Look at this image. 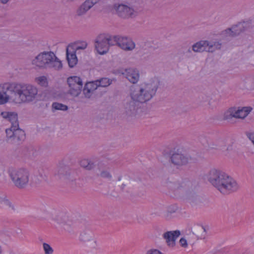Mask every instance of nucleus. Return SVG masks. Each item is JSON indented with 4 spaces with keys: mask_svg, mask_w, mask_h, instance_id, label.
Listing matches in <instances>:
<instances>
[{
    "mask_svg": "<svg viewBox=\"0 0 254 254\" xmlns=\"http://www.w3.org/2000/svg\"><path fill=\"white\" fill-rule=\"evenodd\" d=\"M91 7L85 1L78 8L77 14L78 16H82L85 14Z\"/></svg>",
    "mask_w": 254,
    "mask_h": 254,
    "instance_id": "cd10ccee",
    "label": "nucleus"
},
{
    "mask_svg": "<svg viewBox=\"0 0 254 254\" xmlns=\"http://www.w3.org/2000/svg\"><path fill=\"white\" fill-rule=\"evenodd\" d=\"M113 36L106 34H100L95 40V48L97 52L100 55L107 53L110 46L114 45Z\"/></svg>",
    "mask_w": 254,
    "mask_h": 254,
    "instance_id": "423d86ee",
    "label": "nucleus"
},
{
    "mask_svg": "<svg viewBox=\"0 0 254 254\" xmlns=\"http://www.w3.org/2000/svg\"><path fill=\"white\" fill-rule=\"evenodd\" d=\"M97 89V85L93 81L87 82L83 89V93L86 98H90L93 92Z\"/></svg>",
    "mask_w": 254,
    "mask_h": 254,
    "instance_id": "6ab92c4d",
    "label": "nucleus"
},
{
    "mask_svg": "<svg viewBox=\"0 0 254 254\" xmlns=\"http://www.w3.org/2000/svg\"><path fill=\"white\" fill-rule=\"evenodd\" d=\"M194 231V234L199 239H204L206 236V229L203 226H196Z\"/></svg>",
    "mask_w": 254,
    "mask_h": 254,
    "instance_id": "a878e982",
    "label": "nucleus"
},
{
    "mask_svg": "<svg viewBox=\"0 0 254 254\" xmlns=\"http://www.w3.org/2000/svg\"><path fill=\"white\" fill-rule=\"evenodd\" d=\"M146 254H163L157 249H152L148 250L146 252Z\"/></svg>",
    "mask_w": 254,
    "mask_h": 254,
    "instance_id": "58836bf2",
    "label": "nucleus"
},
{
    "mask_svg": "<svg viewBox=\"0 0 254 254\" xmlns=\"http://www.w3.org/2000/svg\"><path fill=\"white\" fill-rule=\"evenodd\" d=\"M199 102L204 104L207 103L210 107H214L217 104L216 99H213L212 96L207 94H202L198 97Z\"/></svg>",
    "mask_w": 254,
    "mask_h": 254,
    "instance_id": "a211bd4d",
    "label": "nucleus"
},
{
    "mask_svg": "<svg viewBox=\"0 0 254 254\" xmlns=\"http://www.w3.org/2000/svg\"><path fill=\"white\" fill-rule=\"evenodd\" d=\"M7 141L11 144H18L25 139V134L23 130L17 127H10L5 130Z\"/></svg>",
    "mask_w": 254,
    "mask_h": 254,
    "instance_id": "6e6552de",
    "label": "nucleus"
},
{
    "mask_svg": "<svg viewBox=\"0 0 254 254\" xmlns=\"http://www.w3.org/2000/svg\"><path fill=\"white\" fill-rule=\"evenodd\" d=\"M206 40H201L194 44L192 50L194 52H202L206 51Z\"/></svg>",
    "mask_w": 254,
    "mask_h": 254,
    "instance_id": "b1692460",
    "label": "nucleus"
},
{
    "mask_svg": "<svg viewBox=\"0 0 254 254\" xmlns=\"http://www.w3.org/2000/svg\"><path fill=\"white\" fill-rule=\"evenodd\" d=\"M1 248L0 247V254L1 253Z\"/></svg>",
    "mask_w": 254,
    "mask_h": 254,
    "instance_id": "49530a36",
    "label": "nucleus"
},
{
    "mask_svg": "<svg viewBox=\"0 0 254 254\" xmlns=\"http://www.w3.org/2000/svg\"><path fill=\"white\" fill-rule=\"evenodd\" d=\"M122 74L127 80L132 84L137 83L139 80L140 73L138 69L135 68H128L126 69Z\"/></svg>",
    "mask_w": 254,
    "mask_h": 254,
    "instance_id": "4468645a",
    "label": "nucleus"
},
{
    "mask_svg": "<svg viewBox=\"0 0 254 254\" xmlns=\"http://www.w3.org/2000/svg\"><path fill=\"white\" fill-rule=\"evenodd\" d=\"M178 243L180 246L183 248H187L188 247L187 240L184 237L181 238Z\"/></svg>",
    "mask_w": 254,
    "mask_h": 254,
    "instance_id": "e433bc0d",
    "label": "nucleus"
},
{
    "mask_svg": "<svg viewBox=\"0 0 254 254\" xmlns=\"http://www.w3.org/2000/svg\"><path fill=\"white\" fill-rule=\"evenodd\" d=\"M97 85V88L99 87H106L112 84V80L108 78H102L100 80L93 81Z\"/></svg>",
    "mask_w": 254,
    "mask_h": 254,
    "instance_id": "bb28decb",
    "label": "nucleus"
},
{
    "mask_svg": "<svg viewBox=\"0 0 254 254\" xmlns=\"http://www.w3.org/2000/svg\"><path fill=\"white\" fill-rule=\"evenodd\" d=\"M162 237L168 247L173 248L175 246V231L165 232L163 234Z\"/></svg>",
    "mask_w": 254,
    "mask_h": 254,
    "instance_id": "aec40b11",
    "label": "nucleus"
},
{
    "mask_svg": "<svg viewBox=\"0 0 254 254\" xmlns=\"http://www.w3.org/2000/svg\"><path fill=\"white\" fill-rule=\"evenodd\" d=\"M52 108L55 110H61V111H66L68 109L67 106L64 105L63 104L59 103H57V102H55V103H53Z\"/></svg>",
    "mask_w": 254,
    "mask_h": 254,
    "instance_id": "473e14b6",
    "label": "nucleus"
},
{
    "mask_svg": "<svg viewBox=\"0 0 254 254\" xmlns=\"http://www.w3.org/2000/svg\"><path fill=\"white\" fill-rule=\"evenodd\" d=\"M113 10L120 17L124 19L133 18L137 15L136 10L129 5L123 3H116L113 6Z\"/></svg>",
    "mask_w": 254,
    "mask_h": 254,
    "instance_id": "0eeeda50",
    "label": "nucleus"
},
{
    "mask_svg": "<svg viewBox=\"0 0 254 254\" xmlns=\"http://www.w3.org/2000/svg\"><path fill=\"white\" fill-rule=\"evenodd\" d=\"M9 0H1L2 3H6V2H8Z\"/></svg>",
    "mask_w": 254,
    "mask_h": 254,
    "instance_id": "c03bdc74",
    "label": "nucleus"
},
{
    "mask_svg": "<svg viewBox=\"0 0 254 254\" xmlns=\"http://www.w3.org/2000/svg\"><path fill=\"white\" fill-rule=\"evenodd\" d=\"M0 116L8 121L11 123V127L18 126L17 114L13 112L4 111L0 113Z\"/></svg>",
    "mask_w": 254,
    "mask_h": 254,
    "instance_id": "dca6fc26",
    "label": "nucleus"
},
{
    "mask_svg": "<svg viewBox=\"0 0 254 254\" xmlns=\"http://www.w3.org/2000/svg\"><path fill=\"white\" fill-rule=\"evenodd\" d=\"M79 240L84 243L92 242V247H95L96 246V242L94 240L93 234L88 229H84L81 231L79 236Z\"/></svg>",
    "mask_w": 254,
    "mask_h": 254,
    "instance_id": "2eb2a0df",
    "label": "nucleus"
},
{
    "mask_svg": "<svg viewBox=\"0 0 254 254\" xmlns=\"http://www.w3.org/2000/svg\"><path fill=\"white\" fill-rule=\"evenodd\" d=\"M176 168H180L187 165L191 160L187 149L183 146L177 144L176 146Z\"/></svg>",
    "mask_w": 254,
    "mask_h": 254,
    "instance_id": "1a4fd4ad",
    "label": "nucleus"
},
{
    "mask_svg": "<svg viewBox=\"0 0 254 254\" xmlns=\"http://www.w3.org/2000/svg\"><path fill=\"white\" fill-rule=\"evenodd\" d=\"M39 99L38 88L34 84L15 81L0 84V104L7 102L22 104Z\"/></svg>",
    "mask_w": 254,
    "mask_h": 254,
    "instance_id": "f257e3e1",
    "label": "nucleus"
},
{
    "mask_svg": "<svg viewBox=\"0 0 254 254\" xmlns=\"http://www.w3.org/2000/svg\"><path fill=\"white\" fill-rule=\"evenodd\" d=\"M159 85L157 78L154 77L130 88L131 100L125 104V112L128 116H135L139 110V103L150 101L156 94Z\"/></svg>",
    "mask_w": 254,
    "mask_h": 254,
    "instance_id": "f03ea898",
    "label": "nucleus"
},
{
    "mask_svg": "<svg viewBox=\"0 0 254 254\" xmlns=\"http://www.w3.org/2000/svg\"><path fill=\"white\" fill-rule=\"evenodd\" d=\"M34 81L39 85L47 87L48 84L47 78L45 76H40L35 78Z\"/></svg>",
    "mask_w": 254,
    "mask_h": 254,
    "instance_id": "7c9ffc66",
    "label": "nucleus"
},
{
    "mask_svg": "<svg viewBox=\"0 0 254 254\" xmlns=\"http://www.w3.org/2000/svg\"><path fill=\"white\" fill-rule=\"evenodd\" d=\"M175 154L173 150L169 151V152L166 151L165 156L167 159L168 160V163L166 164L168 167H173L175 166L174 161V155Z\"/></svg>",
    "mask_w": 254,
    "mask_h": 254,
    "instance_id": "c85d7f7f",
    "label": "nucleus"
},
{
    "mask_svg": "<svg viewBox=\"0 0 254 254\" xmlns=\"http://www.w3.org/2000/svg\"><path fill=\"white\" fill-rule=\"evenodd\" d=\"M206 51L208 52L212 53L221 48V43L216 40H206Z\"/></svg>",
    "mask_w": 254,
    "mask_h": 254,
    "instance_id": "412c9836",
    "label": "nucleus"
},
{
    "mask_svg": "<svg viewBox=\"0 0 254 254\" xmlns=\"http://www.w3.org/2000/svg\"><path fill=\"white\" fill-rule=\"evenodd\" d=\"M0 204L4 207L14 209V205L4 194L0 195Z\"/></svg>",
    "mask_w": 254,
    "mask_h": 254,
    "instance_id": "5701e85b",
    "label": "nucleus"
},
{
    "mask_svg": "<svg viewBox=\"0 0 254 254\" xmlns=\"http://www.w3.org/2000/svg\"><path fill=\"white\" fill-rule=\"evenodd\" d=\"M222 36L226 38L234 37V34H233L232 33L231 28H228L225 30L222 31Z\"/></svg>",
    "mask_w": 254,
    "mask_h": 254,
    "instance_id": "c9c22d12",
    "label": "nucleus"
},
{
    "mask_svg": "<svg viewBox=\"0 0 254 254\" xmlns=\"http://www.w3.org/2000/svg\"><path fill=\"white\" fill-rule=\"evenodd\" d=\"M165 185L166 186L168 187L169 189H173V178H172L171 181L170 180V178H167L165 181Z\"/></svg>",
    "mask_w": 254,
    "mask_h": 254,
    "instance_id": "4c0bfd02",
    "label": "nucleus"
},
{
    "mask_svg": "<svg viewBox=\"0 0 254 254\" xmlns=\"http://www.w3.org/2000/svg\"><path fill=\"white\" fill-rule=\"evenodd\" d=\"M33 65L40 68H52L60 70L62 68V64L53 52H44L39 53L31 61Z\"/></svg>",
    "mask_w": 254,
    "mask_h": 254,
    "instance_id": "20e7f679",
    "label": "nucleus"
},
{
    "mask_svg": "<svg viewBox=\"0 0 254 254\" xmlns=\"http://www.w3.org/2000/svg\"><path fill=\"white\" fill-rule=\"evenodd\" d=\"M74 50L77 52L79 50H84L87 46V43L85 41H78L69 45Z\"/></svg>",
    "mask_w": 254,
    "mask_h": 254,
    "instance_id": "393cba45",
    "label": "nucleus"
},
{
    "mask_svg": "<svg viewBox=\"0 0 254 254\" xmlns=\"http://www.w3.org/2000/svg\"><path fill=\"white\" fill-rule=\"evenodd\" d=\"M4 173V167L0 163V177Z\"/></svg>",
    "mask_w": 254,
    "mask_h": 254,
    "instance_id": "79ce46f5",
    "label": "nucleus"
},
{
    "mask_svg": "<svg viewBox=\"0 0 254 254\" xmlns=\"http://www.w3.org/2000/svg\"><path fill=\"white\" fill-rule=\"evenodd\" d=\"M80 165L82 167L88 170H91L94 167V164L90 160L86 159L81 160L80 162Z\"/></svg>",
    "mask_w": 254,
    "mask_h": 254,
    "instance_id": "c756f323",
    "label": "nucleus"
},
{
    "mask_svg": "<svg viewBox=\"0 0 254 254\" xmlns=\"http://www.w3.org/2000/svg\"><path fill=\"white\" fill-rule=\"evenodd\" d=\"M252 110V108L249 107L231 108L225 113L224 118L226 120L233 118L244 119L250 113Z\"/></svg>",
    "mask_w": 254,
    "mask_h": 254,
    "instance_id": "9d476101",
    "label": "nucleus"
},
{
    "mask_svg": "<svg viewBox=\"0 0 254 254\" xmlns=\"http://www.w3.org/2000/svg\"><path fill=\"white\" fill-rule=\"evenodd\" d=\"M102 178L110 180L112 179V176L110 172L107 170H102L99 174Z\"/></svg>",
    "mask_w": 254,
    "mask_h": 254,
    "instance_id": "72a5a7b5",
    "label": "nucleus"
},
{
    "mask_svg": "<svg viewBox=\"0 0 254 254\" xmlns=\"http://www.w3.org/2000/svg\"><path fill=\"white\" fill-rule=\"evenodd\" d=\"M68 93L73 97H77L81 93L82 88V81L79 77L73 76L67 78Z\"/></svg>",
    "mask_w": 254,
    "mask_h": 254,
    "instance_id": "9b49d317",
    "label": "nucleus"
},
{
    "mask_svg": "<svg viewBox=\"0 0 254 254\" xmlns=\"http://www.w3.org/2000/svg\"><path fill=\"white\" fill-rule=\"evenodd\" d=\"M248 22L244 21L233 26L231 29L233 34H234V36L239 35L241 32L244 31L248 27Z\"/></svg>",
    "mask_w": 254,
    "mask_h": 254,
    "instance_id": "4be33fe9",
    "label": "nucleus"
},
{
    "mask_svg": "<svg viewBox=\"0 0 254 254\" xmlns=\"http://www.w3.org/2000/svg\"><path fill=\"white\" fill-rule=\"evenodd\" d=\"M59 173H60V174H63L62 171V170H59Z\"/></svg>",
    "mask_w": 254,
    "mask_h": 254,
    "instance_id": "a18cd8bd",
    "label": "nucleus"
},
{
    "mask_svg": "<svg viewBox=\"0 0 254 254\" xmlns=\"http://www.w3.org/2000/svg\"><path fill=\"white\" fill-rule=\"evenodd\" d=\"M206 177L209 182L222 193L235 191L238 189L235 180L220 169H211Z\"/></svg>",
    "mask_w": 254,
    "mask_h": 254,
    "instance_id": "7ed1b4c3",
    "label": "nucleus"
},
{
    "mask_svg": "<svg viewBox=\"0 0 254 254\" xmlns=\"http://www.w3.org/2000/svg\"><path fill=\"white\" fill-rule=\"evenodd\" d=\"M181 235V232L179 230H176V238Z\"/></svg>",
    "mask_w": 254,
    "mask_h": 254,
    "instance_id": "37998d69",
    "label": "nucleus"
},
{
    "mask_svg": "<svg viewBox=\"0 0 254 254\" xmlns=\"http://www.w3.org/2000/svg\"><path fill=\"white\" fill-rule=\"evenodd\" d=\"M115 45L125 51H132L135 48V44L133 40L128 37L120 36H113Z\"/></svg>",
    "mask_w": 254,
    "mask_h": 254,
    "instance_id": "ddd939ff",
    "label": "nucleus"
},
{
    "mask_svg": "<svg viewBox=\"0 0 254 254\" xmlns=\"http://www.w3.org/2000/svg\"><path fill=\"white\" fill-rule=\"evenodd\" d=\"M174 211V206L173 205L169 206L167 208V210L164 214L165 218L167 220L172 219L173 218V214Z\"/></svg>",
    "mask_w": 254,
    "mask_h": 254,
    "instance_id": "2f4dec72",
    "label": "nucleus"
},
{
    "mask_svg": "<svg viewBox=\"0 0 254 254\" xmlns=\"http://www.w3.org/2000/svg\"><path fill=\"white\" fill-rule=\"evenodd\" d=\"M77 52L68 45L66 48V55L68 65L72 67L76 64L77 58L76 55Z\"/></svg>",
    "mask_w": 254,
    "mask_h": 254,
    "instance_id": "f3484780",
    "label": "nucleus"
},
{
    "mask_svg": "<svg viewBox=\"0 0 254 254\" xmlns=\"http://www.w3.org/2000/svg\"><path fill=\"white\" fill-rule=\"evenodd\" d=\"M246 135L247 137L252 141L254 145V132H247Z\"/></svg>",
    "mask_w": 254,
    "mask_h": 254,
    "instance_id": "a19ab883",
    "label": "nucleus"
},
{
    "mask_svg": "<svg viewBox=\"0 0 254 254\" xmlns=\"http://www.w3.org/2000/svg\"><path fill=\"white\" fill-rule=\"evenodd\" d=\"M51 218L65 231L71 232V222L66 214L61 212H55L52 214Z\"/></svg>",
    "mask_w": 254,
    "mask_h": 254,
    "instance_id": "f8f14e48",
    "label": "nucleus"
},
{
    "mask_svg": "<svg viewBox=\"0 0 254 254\" xmlns=\"http://www.w3.org/2000/svg\"><path fill=\"white\" fill-rule=\"evenodd\" d=\"M43 247L45 254H53L54 250L48 244L43 243Z\"/></svg>",
    "mask_w": 254,
    "mask_h": 254,
    "instance_id": "f704fd0d",
    "label": "nucleus"
},
{
    "mask_svg": "<svg viewBox=\"0 0 254 254\" xmlns=\"http://www.w3.org/2000/svg\"><path fill=\"white\" fill-rule=\"evenodd\" d=\"M101 0H86L85 1L92 7L95 4L98 3Z\"/></svg>",
    "mask_w": 254,
    "mask_h": 254,
    "instance_id": "ea45409f",
    "label": "nucleus"
},
{
    "mask_svg": "<svg viewBox=\"0 0 254 254\" xmlns=\"http://www.w3.org/2000/svg\"><path fill=\"white\" fill-rule=\"evenodd\" d=\"M8 175L14 185L17 188H24L29 183L30 175L29 171L26 169H10Z\"/></svg>",
    "mask_w": 254,
    "mask_h": 254,
    "instance_id": "39448f33",
    "label": "nucleus"
}]
</instances>
